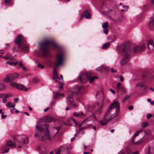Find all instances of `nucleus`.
I'll list each match as a JSON object with an SVG mask.
<instances>
[{"instance_id":"obj_1","label":"nucleus","mask_w":154,"mask_h":154,"mask_svg":"<svg viewBox=\"0 0 154 154\" xmlns=\"http://www.w3.org/2000/svg\"><path fill=\"white\" fill-rule=\"evenodd\" d=\"M120 52L122 53V54L124 53L123 58L121 61V65L124 66L129 61L130 59V53L132 51L131 49L134 52H141L145 49V45L143 44L138 46L133 47L130 45H123L120 48Z\"/></svg>"},{"instance_id":"obj_2","label":"nucleus","mask_w":154,"mask_h":154,"mask_svg":"<svg viewBox=\"0 0 154 154\" xmlns=\"http://www.w3.org/2000/svg\"><path fill=\"white\" fill-rule=\"evenodd\" d=\"M50 45L56 49L58 47L54 40L51 39L46 38L39 44V48L44 55L46 56L48 54V48Z\"/></svg>"},{"instance_id":"obj_3","label":"nucleus","mask_w":154,"mask_h":154,"mask_svg":"<svg viewBox=\"0 0 154 154\" xmlns=\"http://www.w3.org/2000/svg\"><path fill=\"white\" fill-rule=\"evenodd\" d=\"M91 75V73L90 72L84 73L78 77V79L80 80L82 83H84L89 78V82L91 83L95 79L97 78V77L96 76L90 77Z\"/></svg>"},{"instance_id":"obj_4","label":"nucleus","mask_w":154,"mask_h":154,"mask_svg":"<svg viewBox=\"0 0 154 154\" xmlns=\"http://www.w3.org/2000/svg\"><path fill=\"white\" fill-rule=\"evenodd\" d=\"M44 136H42L40 133H36L34 135V137L38 139L40 141H46L48 140L51 141L54 137H51L49 134V131L45 133Z\"/></svg>"},{"instance_id":"obj_5","label":"nucleus","mask_w":154,"mask_h":154,"mask_svg":"<svg viewBox=\"0 0 154 154\" xmlns=\"http://www.w3.org/2000/svg\"><path fill=\"white\" fill-rule=\"evenodd\" d=\"M41 119L40 120L37 122V123L35 126V128L36 130L39 131L38 133H40L41 134L42 133H46L48 131H49V125L48 124L45 123L40 125V121Z\"/></svg>"},{"instance_id":"obj_6","label":"nucleus","mask_w":154,"mask_h":154,"mask_svg":"<svg viewBox=\"0 0 154 154\" xmlns=\"http://www.w3.org/2000/svg\"><path fill=\"white\" fill-rule=\"evenodd\" d=\"M65 56V53L63 51L60 50L58 52L56 62L55 63L56 67L63 64Z\"/></svg>"},{"instance_id":"obj_7","label":"nucleus","mask_w":154,"mask_h":154,"mask_svg":"<svg viewBox=\"0 0 154 154\" xmlns=\"http://www.w3.org/2000/svg\"><path fill=\"white\" fill-rule=\"evenodd\" d=\"M110 106L112 107V109L116 108V110L114 114V116L112 117H113L114 118L117 116L120 112V103L118 102L115 101L112 103Z\"/></svg>"},{"instance_id":"obj_8","label":"nucleus","mask_w":154,"mask_h":154,"mask_svg":"<svg viewBox=\"0 0 154 154\" xmlns=\"http://www.w3.org/2000/svg\"><path fill=\"white\" fill-rule=\"evenodd\" d=\"M25 40L23 36L19 34L16 37L15 42L18 45L19 48H20L21 46L24 44Z\"/></svg>"},{"instance_id":"obj_9","label":"nucleus","mask_w":154,"mask_h":154,"mask_svg":"<svg viewBox=\"0 0 154 154\" xmlns=\"http://www.w3.org/2000/svg\"><path fill=\"white\" fill-rule=\"evenodd\" d=\"M10 83V86L12 87H15L17 89L27 91L28 90L27 88H26L22 84H18L16 82L11 81Z\"/></svg>"},{"instance_id":"obj_10","label":"nucleus","mask_w":154,"mask_h":154,"mask_svg":"<svg viewBox=\"0 0 154 154\" xmlns=\"http://www.w3.org/2000/svg\"><path fill=\"white\" fill-rule=\"evenodd\" d=\"M54 72V76L53 78V79L55 80V81L57 82H59L60 85H62L63 84V83L61 82H59V80H60V79L58 76L57 74V71L55 69V68L54 69L53 71Z\"/></svg>"},{"instance_id":"obj_11","label":"nucleus","mask_w":154,"mask_h":154,"mask_svg":"<svg viewBox=\"0 0 154 154\" xmlns=\"http://www.w3.org/2000/svg\"><path fill=\"white\" fill-rule=\"evenodd\" d=\"M66 102L67 104L72 108H75L78 106V104L72 100H67Z\"/></svg>"},{"instance_id":"obj_12","label":"nucleus","mask_w":154,"mask_h":154,"mask_svg":"<svg viewBox=\"0 0 154 154\" xmlns=\"http://www.w3.org/2000/svg\"><path fill=\"white\" fill-rule=\"evenodd\" d=\"M43 120L45 122H50L54 121V119L50 116H47L44 117Z\"/></svg>"},{"instance_id":"obj_13","label":"nucleus","mask_w":154,"mask_h":154,"mask_svg":"<svg viewBox=\"0 0 154 154\" xmlns=\"http://www.w3.org/2000/svg\"><path fill=\"white\" fill-rule=\"evenodd\" d=\"M21 51L23 52H26L29 50V47L27 45H22L20 48H19Z\"/></svg>"},{"instance_id":"obj_14","label":"nucleus","mask_w":154,"mask_h":154,"mask_svg":"<svg viewBox=\"0 0 154 154\" xmlns=\"http://www.w3.org/2000/svg\"><path fill=\"white\" fill-rule=\"evenodd\" d=\"M10 75L9 74L6 76L3 79V81L4 82L8 83L13 81Z\"/></svg>"},{"instance_id":"obj_15","label":"nucleus","mask_w":154,"mask_h":154,"mask_svg":"<svg viewBox=\"0 0 154 154\" xmlns=\"http://www.w3.org/2000/svg\"><path fill=\"white\" fill-rule=\"evenodd\" d=\"M6 145L8 146L12 147H16L15 143L10 140L8 141L6 143Z\"/></svg>"},{"instance_id":"obj_16","label":"nucleus","mask_w":154,"mask_h":154,"mask_svg":"<svg viewBox=\"0 0 154 154\" xmlns=\"http://www.w3.org/2000/svg\"><path fill=\"white\" fill-rule=\"evenodd\" d=\"M9 74L11 76V79L13 81L17 78L18 77L19 74L17 73H10Z\"/></svg>"},{"instance_id":"obj_17","label":"nucleus","mask_w":154,"mask_h":154,"mask_svg":"<svg viewBox=\"0 0 154 154\" xmlns=\"http://www.w3.org/2000/svg\"><path fill=\"white\" fill-rule=\"evenodd\" d=\"M113 119V117H111L110 118L108 119L106 121H105L104 122H103L102 121H99V122L100 124L102 125H105L107 124L108 122L111 121Z\"/></svg>"},{"instance_id":"obj_18","label":"nucleus","mask_w":154,"mask_h":154,"mask_svg":"<svg viewBox=\"0 0 154 154\" xmlns=\"http://www.w3.org/2000/svg\"><path fill=\"white\" fill-rule=\"evenodd\" d=\"M154 153V145L152 146L149 147L146 154H153Z\"/></svg>"},{"instance_id":"obj_19","label":"nucleus","mask_w":154,"mask_h":154,"mask_svg":"<svg viewBox=\"0 0 154 154\" xmlns=\"http://www.w3.org/2000/svg\"><path fill=\"white\" fill-rule=\"evenodd\" d=\"M149 25L151 30H154V19H152L149 21Z\"/></svg>"},{"instance_id":"obj_20","label":"nucleus","mask_w":154,"mask_h":154,"mask_svg":"<svg viewBox=\"0 0 154 154\" xmlns=\"http://www.w3.org/2000/svg\"><path fill=\"white\" fill-rule=\"evenodd\" d=\"M113 41H111V42H109L107 43H106L105 44H103V46H102V48L103 49H107V48H109L110 45V43L112 42Z\"/></svg>"},{"instance_id":"obj_21","label":"nucleus","mask_w":154,"mask_h":154,"mask_svg":"<svg viewBox=\"0 0 154 154\" xmlns=\"http://www.w3.org/2000/svg\"><path fill=\"white\" fill-rule=\"evenodd\" d=\"M141 131V130H139L138 131H137L135 132L134 134L133 138L132 139V140H131L132 142H133L134 140V138L135 137H136L138 136L140 132Z\"/></svg>"},{"instance_id":"obj_22","label":"nucleus","mask_w":154,"mask_h":154,"mask_svg":"<svg viewBox=\"0 0 154 154\" xmlns=\"http://www.w3.org/2000/svg\"><path fill=\"white\" fill-rule=\"evenodd\" d=\"M7 146L6 145L5 146H3L2 148V150H4L5 149H6V150H5L3 151V152L2 153V154H4L5 153H7L8 152V151L9 150V148L7 147Z\"/></svg>"},{"instance_id":"obj_23","label":"nucleus","mask_w":154,"mask_h":154,"mask_svg":"<svg viewBox=\"0 0 154 154\" xmlns=\"http://www.w3.org/2000/svg\"><path fill=\"white\" fill-rule=\"evenodd\" d=\"M21 138V137L20 135H16L14 137V141H17L18 142H20V138Z\"/></svg>"},{"instance_id":"obj_24","label":"nucleus","mask_w":154,"mask_h":154,"mask_svg":"<svg viewBox=\"0 0 154 154\" xmlns=\"http://www.w3.org/2000/svg\"><path fill=\"white\" fill-rule=\"evenodd\" d=\"M99 94L100 95L102 96L101 97V99L102 100V101H103L104 99V95L102 91H100V92H98L96 94V96H97Z\"/></svg>"},{"instance_id":"obj_25","label":"nucleus","mask_w":154,"mask_h":154,"mask_svg":"<svg viewBox=\"0 0 154 154\" xmlns=\"http://www.w3.org/2000/svg\"><path fill=\"white\" fill-rule=\"evenodd\" d=\"M64 95V94H63L57 93L56 94L54 95V97L56 99H57L59 98L60 97H63Z\"/></svg>"},{"instance_id":"obj_26","label":"nucleus","mask_w":154,"mask_h":154,"mask_svg":"<svg viewBox=\"0 0 154 154\" xmlns=\"http://www.w3.org/2000/svg\"><path fill=\"white\" fill-rule=\"evenodd\" d=\"M108 26V23L107 22H106L103 23L102 25V27L104 29H107Z\"/></svg>"},{"instance_id":"obj_27","label":"nucleus","mask_w":154,"mask_h":154,"mask_svg":"<svg viewBox=\"0 0 154 154\" xmlns=\"http://www.w3.org/2000/svg\"><path fill=\"white\" fill-rule=\"evenodd\" d=\"M10 96V95L8 94H7V95H6L5 97H4L3 98V100L2 102L3 103H5L7 100V97H9Z\"/></svg>"},{"instance_id":"obj_28","label":"nucleus","mask_w":154,"mask_h":154,"mask_svg":"<svg viewBox=\"0 0 154 154\" xmlns=\"http://www.w3.org/2000/svg\"><path fill=\"white\" fill-rule=\"evenodd\" d=\"M86 116V115L84 113L82 112H79V117L81 118H83L85 117Z\"/></svg>"},{"instance_id":"obj_29","label":"nucleus","mask_w":154,"mask_h":154,"mask_svg":"<svg viewBox=\"0 0 154 154\" xmlns=\"http://www.w3.org/2000/svg\"><path fill=\"white\" fill-rule=\"evenodd\" d=\"M131 95H126L124 99L122 100V102H124L125 100H127L129 99L130 97H131Z\"/></svg>"},{"instance_id":"obj_30","label":"nucleus","mask_w":154,"mask_h":154,"mask_svg":"<svg viewBox=\"0 0 154 154\" xmlns=\"http://www.w3.org/2000/svg\"><path fill=\"white\" fill-rule=\"evenodd\" d=\"M120 91L124 93H125L126 92V91L125 88L123 86H121V87L119 89V91Z\"/></svg>"},{"instance_id":"obj_31","label":"nucleus","mask_w":154,"mask_h":154,"mask_svg":"<svg viewBox=\"0 0 154 154\" xmlns=\"http://www.w3.org/2000/svg\"><path fill=\"white\" fill-rule=\"evenodd\" d=\"M21 143L23 144L28 143V137H26L25 138V140L23 142H21Z\"/></svg>"},{"instance_id":"obj_32","label":"nucleus","mask_w":154,"mask_h":154,"mask_svg":"<svg viewBox=\"0 0 154 154\" xmlns=\"http://www.w3.org/2000/svg\"><path fill=\"white\" fill-rule=\"evenodd\" d=\"M142 141H143L142 140L140 139V140H138V141H137L136 142L134 143V141H133V142H132V144L133 145L139 144L140 143L142 142Z\"/></svg>"},{"instance_id":"obj_33","label":"nucleus","mask_w":154,"mask_h":154,"mask_svg":"<svg viewBox=\"0 0 154 154\" xmlns=\"http://www.w3.org/2000/svg\"><path fill=\"white\" fill-rule=\"evenodd\" d=\"M112 109V107L110 106L107 111L105 115V117L104 118V119H105V117L106 116L107 114L111 112Z\"/></svg>"},{"instance_id":"obj_34","label":"nucleus","mask_w":154,"mask_h":154,"mask_svg":"<svg viewBox=\"0 0 154 154\" xmlns=\"http://www.w3.org/2000/svg\"><path fill=\"white\" fill-rule=\"evenodd\" d=\"M151 45H154V42L152 40H150L148 42V47H149V46Z\"/></svg>"},{"instance_id":"obj_35","label":"nucleus","mask_w":154,"mask_h":154,"mask_svg":"<svg viewBox=\"0 0 154 154\" xmlns=\"http://www.w3.org/2000/svg\"><path fill=\"white\" fill-rule=\"evenodd\" d=\"M121 83L120 82L118 83L117 85L116 89L118 92L119 91V89L121 87Z\"/></svg>"},{"instance_id":"obj_36","label":"nucleus","mask_w":154,"mask_h":154,"mask_svg":"<svg viewBox=\"0 0 154 154\" xmlns=\"http://www.w3.org/2000/svg\"><path fill=\"white\" fill-rule=\"evenodd\" d=\"M73 116L77 117H79V112L77 113L76 112H74L73 115Z\"/></svg>"},{"instance_id":"obj_37","label":"nucleus","mask_w":154,"mask_h":154,"mask_svg":"<svg viewBox=\"0 0 154 154\" xmlns=\"http://www.w3.org/2000/svg\"><path fill=\"white\" fill-rule=\"evenodd\" d=\"M85 17L86 19H89L91 17V14L90 13H88V14L85 16Z\"/></svg>"},{"instance_id":"obj_38","label":"nucleus","mask_w":154,"mask_h":154,"mask_svg":"<svg viewBox=\"0 0 154 154\" xmlns=\"http://www.w3.org/2000/svg\"><path fill=\"white\" fill-rule=\"evenodd\" d=\"M5 88V87L4 85L2 83H0V90H2Z\"/></svg>"},{"instance_id":"obj_39","label":"nucleus","mask_w":154,"mask_h":154,"mask_svg":"<svg viewBox=\"0 0 154 154\" xmlns=\"http://www.w3.org/2000/svg\"><path fill=\"white\" fill-rule=\"evenodd\" d=\"M148 123L146 122H144L142 124V126L143 127H145L148 125Z\"/></svg>"},{"instance_id":"obj_40","label":"nucleus","mask_w":154,"mask_h":154,"mask_svg":"<svg viewBox=\"0 0 154 154\" xmlns=\"http://www.w3.org/2000/svg\"><path fill=\"white\" fill-rule=\"evenodd\" d=\"M149 46H150V47H148L149 49L151 50H154V45H151Z\"/></svg>"},{"instance_id":"obj_41","label":"nucleus","mask_w":154,"mask_h":154,"mask_svg":"<svg viewBox=\"0 0 154 154\" xmlns=\"http://www.w3.org/2000/svg\"><path fill=\"white\" fill-rule=\"evenodd\" d=\"M11 103L10 102H8L6 104V106L8 108H11Z\"/></svg>"},{"instance_id":"obj_42","label":"nucleus","mask_w":154,"mask_h":154,"mask_svg":"<svg viewBox=\"0 0 154 154\" xmlns=\"http://www.w3.org/2000/svg\"><path fill=\"white\" fill-rule=\"evenodd\" d=\"M91 127V124L86 125L84 127L85 129L88 128H90Z\"/></svg>"},{"instance_id":"obj_43","label":"nucleus","mask_w":154,"mask_h":154,"mask_svg":"<svg viewBox=\"0 0 154 154\" xmlns=\"http://www.w3.org/2000/svg\"><path fill=\"white\" fill-rule=\"evenodd\" d=\"M89 121V120L88 119V118H87L85 119L79 125V127H80L81 125L83 123H84L85 122L87 121L88 122Z\"/></svg>"},{"instance_id":"obj_44","label":"nucleus","mask_w":154,"mask_h":154,"mask_svg":"<svg viewBox=\"0 0 154 154\" xmlns=\"http://www.w3.org/2000/svg\"><path fill=\"white\" fill-rule=\"evenodd\" d=\"M7 95V94H0V98H3Z\"/></svg>"},{"instance_id":"obj_45","label":"nucleus","mask_w":154,"mask_h":154,"mask_svg":"<svg viewBox=\"0 0 154 154\" xmlns=\"http://www.w3.org/2000/svg\"><path fill=\"white\" fill-rule=\"evenodd\" d=\"M4 113V112H2V115L1 117H2V119H5L7 117V115H3V114Z\"/></svg>"},{"instance_id":"obj_46","label":"nucleus","mask_w":154,"mask_h":154,"mask_svg":"<svg viewBox=\"0 0 154 154\" xmlns=\"http://www.w3.org/2000/svg\"><path fill=\"white\" fill-rule=\"evenodd\" d=\"M55 128L57 129V131L56 133V134L54 136V137L56 135V134H57L60 130V127H57Z\"/></svg>"},{"instance_id":"obj_47","label":"nucleus","mask_w":154,"mask_h":154,"mask_svg":"<svg viewBox=\"0 0 154 154\" xmlns=\"http://www.w3.org/2000/svg\"><path fill=\"white\" fill-rule=\"evenodd\" d=\"M38 66V67L41 68V69H43L44 67V66L43 65H42L41 64L39 63Z\"/></svg>"},{"instance_id":"obj_48","label":"nucleus","mask_w":154,"mask_h":154,"mask_svg":"<svg viewBox=\"0 0 154 154\" xmlns=\"http://www.w3.org/2000/svg\"><path fill=\"white\" fill-rule=\"evenodd\" d=\"M15 105L14 104L11 105V108L10 109L11 110H13L15 108Z\"/></svg>"},{"instance_id":"obj_49","label":"nucleus","mask_w":154,"mask_h":154,"mask_svg":"<svg viewBox=\"0 0 154 154\" xmlns=\"http://www.w3.org/2000/svg\"><path fill=\"white\" fill-rule=\"evenodd\" d=\"M73 97V95L72 94H70L69 95L67 96V98L68 99H71Z\"/></svg>"},{"instance_id":"obj_50","label":"nucleus","mask_w":154,"mask_h":154,"mask_svg":"<svg viewBox=\"0 0 154 154\" xmlns=\"http://www.w3.org/2000/svg\"><path fill=\"white\" fill-rule=\"evenodd\" d=\"M101 110L100 109H98V110H97L95 112V114H97V113L100 114L101 113Z\"/></svg>"},{"instance_id":"obj_51","label":"nucleus","mask_w":154,"mask_h":154,"mask_svg":"<svg viewBox=\"0 0 154 154\" xmlns=\"http://www.w3.org/2000/svg\"><path fill=\"white\" fill-rule=\"evenodd\" d=\"M152 116V115L150 114H148L147 116V118L148 119H149Z\"/></svg>"},{"instance_id":"obj_52","label":"nucleus","mask_w":154,"mask_h":154,"mask_svg":"<svg viewBox=\"0 0 154 154\" xmlns=\"http://www.w3.org/2000/svg\"><path fill=\"white\" fill-rule=\"evenodd\" d=\"M86 15L84 14L83 13L81 14L80 20H81L84 17H85Z\"/></svg>"},{"instance_id":"obj_53","label":"nucleus","mask_w":154,"mask_h":154,"mask_svg":"<svg viewBox=\"0 0 154 154\" xmlns=\"http://www.w3.org/2000/svg\"><path fill=\"white\" fill-rule=\"evenodd\" d=\"M19 67H22L23 66V64L21 61H20L19 62Z\"/></svg>"},{"instance_id":"obj_54","label":"nucleus","mask_w":154,"mask_h":154,"mask_svg":"<svg viewBox=\"0 0 154 154\" xmlns=\"http://www.w3.org/2000/svg\"><path fill=\"white\" fill-rule=\"evenodd\" d=\"M61 150L60 149H58L57 151H56V154H58L60 153Z\"/></svg>"},{"instance_id":"obj_55","label":"nucleus","mask_w":154,"mask_h":154,"mask_svg":"<svg viewBox=\"0 0 154 154\" xmlns=\"http://www.w3.org/2000/svg\"><path fill=\"white\" fill-rule=\"evenodd\" d=\"M88 13V11L87 10L84 11L83 12V13L85 15H86Z\"/></svg>"},{"instance_id":"obj_56","label":"nucleus","mask_w":154,"mask_h":154,"mask_svg":"<svg viewBox=\"0 0 154 154\" xmlns=\"http://www.w3.org/2000/svg\"><path fill=\"white\" fill-rule=\"evenodd\" d=\"M105 29V30H104V32L105 34H107L108 33V29Z\"/></svg>"},{"instance_id":"obj_57","label":"nucleus","mask_w":154,"mask_h":154,"mask_svg":"<svg viewBox=\"0 0 154 154\" xmlns=\"http://www.w3.org/2000/svg\"><path fill=\"white\" fill-rule=\"evenodd\" d=\"M69 149V147H65L63 148V150L64 151H66L68 150Z\"/></svg>"},{"instance_id":"obj_58","label":"nucleus","mask_w":154,"mask_h":154,"mask_svg":"<svg viewBox=\"0 0 154 154\" xmlns=\"http://www.w3.org/2000/svg\"><path fill=\"white\" fill-rule=\"evenodd\" d=\"M118 154H125V153L122 150V151H120L119 152Z\"/></svg>"},{"instance_id":"obj_59","label":"nucleus","mask_w":154,"mask_h":154,"mask_svg":"<svg viewBox=\"0 0 154 154\" xmlns=\"http://www.w3.org/2000/svg\"><path fill=\"white\" fill-rule=\"evenodd\" d=\"M111 71L112 72H116V70L114 69L113 68H111Z\"/></svg>"},{"instance_id":"obj_60","label":"nucleus","mask_w":154,"mask_h":154,"mask_svg":"<svg viewBox=\"0 0 154 154\" xmlns=\"http://www.w3.org/2000/svg\"><path fill=\"white\" fill-rule=\"evenodd\" d=\"M82 88V86H79L77 88V90L78 91H79Z\"/></svg>"},{"instance_id":"obj_61","label":"nucleus","mask_w":154,"mask_h":154,"mask_svg":"<svg viewBox=\"0 0 154 154\" xmlns=\"http://www.w3.org/2000/svg\"><path fill=\"white\" fill-rule=\"evenodd\" d=\"M109 91L111 92H112L113 94H115V91H114L112 89H109Z\"/></svg>"},{"instance_id":"obj_62","label":"nucleus","mask_w":154,"mask_h":154,"mask_svg":"<svg viewBox=\"0 0 154 154\" xmlns=\"http://www.w3.org/2000/svg\"><path fill=\"white\" fill-rule=\"evenodd\" d=\"M5 3H10L11 2L10 0H5Z\"/></svg>"},{"instance_id":"obj_63","label":"nucleus","mask_w":154,"mask_h":154,"mask_svg":"<svg viewBox=\"0 0 154 154\" xmlns=\"http://www.w3.org/2000/svg\"><path fill=\"white\" fill-rule=\"evenodd\" d=\"M6 64H9L11 65H13V62H8L6 63Z\"/></svg>"},{"instance_id":"obj_64","label":"nucleus","mask_w":154,"mask_h":154,"mask_svg":"<svg viewBox=\"0 0 154 154\" xmlns=\"http://www.w3.org/2000/svg\"><path fill=\"white\" fill-rule=\"evenodd\" d=\"M120 80L121 82H123V78L122 76H121L120 77Z\"/></svg>"}]
</instances>
